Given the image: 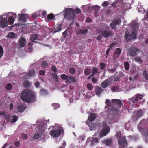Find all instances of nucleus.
<instances>
[{
    "label": "nucleus",
    "mask_w": 148,
    "mask_h": 148,
    "mask_svg": "<svg viewBox=\"0 0 148 148\" xmlns=\"http://www.w3.org/2000/svg\"><path fill=\"white\" fill-rule=\"evenodd\" d=\"M20 98L23 101L28 103L33 101L35 99L32 92L29 89L23 90L22 92Z\"/></svg>",
    "instance_id": "obj_1"
},
{
    "label": "nucleus",
    "mask_w": 148,
    "mask_h": 148,
    "mask_svg": "<svg viewBox=\"0 0 148 148\" xmlns=\"http://www.w3.org/2000/svg\"><path fill=\"white\" fill-rule=\"evenodd\" d=\"M66 12L64 15V18L68 21H71L72 22H74V18L75 16V11L72 9H66Z\"/></svg>",
    "instance_id": "obj_2"
},
{
    "label": "nucleus",
    "mask_w": 148,
    "mask_h": 148,
    "mask_svg": "<svg viewBox=\"0 0 148 148\" xmlns=\"http://www.w3.org/2000/svg\"><path fill=\"white\" fill-rule=\"evenodd\" d=\"M103 129L101 132L100 136L103 137L106 135L109 132L110 130V128L106 123H104L103 124Z\"/></svg>",
    "instance_id": "obj_3"
},
{
    "label": "nucleus",
    "mask_w": 148,
    "mask_h": 148,
    "mask_svg": "<svg viewBox=\"0 0 148 148\" xmlns=\"http://www.w3.org/2000/svg\"><path fill=\"white\" fill-rule=\"evenodd\" d=\"M64 133L62 129L52 130L50 131V135L53 138L58 137L60 135Z\"/></svg>",
    "instance_id": "obj_4"
},
{
    "label": "nucleus",
    "mask_w": 148,
    "mask_h": 148,
    "mask_svg": "<svg viewBox=\"0 0 148 148\" xmlns=\"http://www.w3.org/2000/svg\"><path fill=\"white\" fill-rule=\"evenodd\" d=\"M118 145L120 148H126L127 146V143L125 140V137L123 136L118 141Z\"/></svg>",
    "instance_id": "obj_5"
},
{
    "label": "nucleus",
    "mask_w": 148,
    "mask_h": 148,
    "mask_svg": "<svg viewBox=\"0 0 148 148\" xmlns=\"http://www.w3.org/2000/svg\"><path fill=\"white\" fill-rule=\"evenodd\" d=\"M101 33V35L105 38H107L110 36H112L114 34L113 32L111 30L105 29L103 30L102 31Z\"/></svg>",
    "instance_id": "obj_6"
},
{
    "label": "nucleus",
    "mask_w": 148,
    "mask_h": 148,
    "mask_svg": "<svg viewBox=\"0 0 148 148\" xmlns=\"http://www.w3.org/2000/svg\"><path fill=\"white\" fill-rule=\"evenodd\" d=\"M139 51V49L135 47H130L128 50L129 55L131 56H134L137 55V52Z\"/></svg>",
    "instance_id": "obj_7"
},
{
    "label": "nucleus",
    "mask_w": 148,
    "mask_h": 148,
    "mask_svg": "<svg viewBox=\"0 0 148 148\" xmlns=\"http://www.w3.org/2000/svg\"><path fill=\"white\" fill-rule=\"evenodd\" d=\"M121 23V21L120 19L118 18L116 20L112 21L110 24V25L112 28L114 29L116 28V26L120 24Z\"/></svg>",
    "instance_id": "obj_8"
},
{
    "label": "nucleus",
    "mask_w": 148,
    "mask_h": 148,
    "mask_svg": "<svg viewBox=\"0 0 148 148\" xmlns=\"http://www.w3.org/2000/svg\"><path fill=\"white\" fill-rule=\"evenodd\" d=\"M135 97H133L131 98V100L132 101L133 104L135 102L140 101L142 99L143 96L140 94H136L135 95Z\"/></svg>",
    "instance_id": "obj_9"
},
{
    "label": "nucleus",
    "mask_w": 148,
    "mask_h": 148,
    "mask_svg": "<svg viewBox=\"0 0 148 148\" xmlns=\"http://www.w3.org/2000/svg\"><path fill=\"white\" fill-rule=\"evenodd\" d=\"M127 4L122 1L119 0V6L118 9L122 11H125L126 9Z\"/></svg>",
    "instance_id": "obj_10"
},
{
    "label": "nucleus",
    "mask_w": 148,
    "mask_h": 148,
    "mask_svg": "<svg viewBox=\"0 0 148 148\" xmlns=\"http://www.w3.org/2000/svg\"><path fill=\"white\" fill-rule=\"evenodd\" d=\"M8 25V22L7 19L4 18L0 20V26L2 27H6Z\"/></svg>",
    "instance_id": "obj_11"
},
{
    "label": "nucleus",
    "mask_w": 148,
    "mask_h": 148,
    "mask_svg": "<svg viewBox=\"0 0 148 148\" xmlns=\"http://www.w3.org/2000/svg\"><path fill=\"white\" fill-rule=\"evenodd\" d=\"M112 103L113 105H116L120 108L123 105L122 101L119 99H113L111 100Z\"/></svg>",
    "instance_id": "obj_12"
},
{
    "label": "nucleus",
    "mask_w": 148,
    "mask_h": 148,
    "mask_svg": "<svg viewBox=\"0 0 148 148\" xmlns=\"http://www.w3.org/2000/svg\"><path fill=\"white\" fill-rule=\"evenodd\" d=\"M19 45L21 47L26 46V39L24 37H21L19 40Z\"/></svg>",
    "instance_id": "obj_13"
},
{
    "label": "nucleus",
    "mask_w": 148,
    "mask_h": 148,
    "mask_svg": "<svg viewBox=\"0 0 148 148\" xmlns=\"http://www.w3.org/2000/svg\"><path fill=\"white\" fill-rule=\"evenodd\" d=\"M19 18V21L25 23L26 21L27 14H19L18 15Z\"/></svg>",
    "instance_id": "obj_14"
},
{
    "label": "nucleus",
    "mask_w": 148,
    "mask_h": 148,
    "mask_svg": "<svg viewBox=\"0 0 148 148\" xmlns=\"http://www.w3.org/2000/svg\"><path fill=\"white\" fill-rule=\"evenodd\" d=\"M131 26L132 28V30L133 31H137L139 28L138 24L136 23L135 21H133L132 22Z\"/></svg>",
    "instance_id": "obj_15"
},
{
    "label": "nucleus",
    "mask_w": 148,
    "mask_h": 148,
    "mask_svg": "<svg viewBox=\"0 0 148 148\" xmlns=\"http://www.w3.org/2000/svg\"><path fill=\"white\" fill-rule=\"evenodd\" d=\"M110 83V80L108 79L103 82L101 84L102 88H104L107 87Z\"/></svg>",
    "instance_id": "obj_16"
},
{
    "label": "nucleus",
    "mask_w": 148,
    "mask_h": 148,
    "mask_svg": "<svg viewBox=\"0 0 148 148\" xmlns=\"http://www.w3.org/2000/svg\"><path fill=\"white\" fill-rule=\"evenodd\" d=\"M143 113V112L142 110H138L135 112L134 115L136 118H138L142 117Z\"/></svg>",
    "instance_id": "obj_17"
},
{
    "label": "nucleus",
    "mask_w": 148,
    "mask_h": 148,
    "mask_svg": "<svg viewBox=\"0 0 148 148\" xmlns=\"http://www.w3.org/2000/svg\"><path fill=\"white\" fill-rule=\"evenodd\" d=\"M102 91V90L101 87L98 86H96L95 92L97 95L100 96Z\"/></svg>",
    "instance_id": "obj_18"
},
{
    "label": "nucleus",
    "mask_w": 148,
    "mask_h": 148,
    "mask_svg": "<svg viewBox=\"0 0 148 148\" xmlns=\"http://www.w3.org/2000/svg\"><path fill=\"white\" fill-rule=\"evenodd\" d=\"M121 50L120 48H116L115 51L114 53V56L115 57H119L121 54Z\"/></svg>",
    "instance_id": "obj_19"
},
{
    "label": "nucleus",
    "mask_w": 148,
    "mask_h": 148,
    "mask_svg": "<svg viewBox=\"0 0 148 148\" xmlns=\"http://www.w3.org/2000/svg\"><path fill=\"white\" fill-rule=\"evenodd\" d=\"M96 114L95 113H91L88 116V119L90 121H94L96 119Z\"/></svg>",
    "instance_id": "obj_20"
},
{
    "label": "nucleus",
    "mask_w": 148,
    "mask_h": 148,
    "mask_svg": "<svg viewBox=\"0 0 148 148\" xmlns=\"http://www.w3.org/2000/svg\"><path fill=\"white\" fill-rule=\"evenodd\" d=\"M62 23H61L58 25L56 28H55L54 32L56 33L61 30L62 29Z\"/></svg>",
    "instance_id": "obj_21"
},
{
    "label": "nucleus",
    "mask_w": 148,
    "mask_h": 148,
    "mask_svg": "<svg viewBox=\"0 0 148 148\" xmlns=\"http://www.w3.org/2000/svg\"><path fill=\"white\" fill-rule=\"evenodd\" d=\"M76 78L73 77V76H71L68 77L67 79V82L69 83L73 82L75 83L76 82Z\"/></svg>",
    "instance_id": "obj_22"
},
{
    "label": "nucleus",
    "mask_w": 148,
    "mask_h": 148,
    "mask_svg": "<svg viewBox=\"0 0 148 148\" xmlns=\"http://www.w3.org/2000/svg\"><path fill=\"white\" fill-rule=\"evenodd\" d=\"M112 142V140L110 138L104 140L103 143L106 145L110 146Z\"/></svg>",
    "instance_id": "obj_23"
},
{
    "label": "nucleus",
    "mask_w": 148,
    "mask_h": 148,
    "mask_svg": "<svg viewBox=\"0 0 148 148\" xmlns=\"http://www.w3.org/2000/svg\"><path fill=\"white\" fill-rule=\"evenodd\" d=\"M136 37V34L135 32L134 31L132 32L130 34V37H129V40H132L134 39H135Z\"/></svg>",
    "instance_id": "obj_24"
},
{
    "label": "nucleus",
    "mask_w": 148,
    "mask_h": 148,
    "mask_svg": "<svg viewBox=\"0 0 148 148\" xmlns=\"http://www.w3.org/2000/svg\"><path fill=\"white\" fill-rule=\"evenodd\" d=\"M30 39L33 42H35V40H37L38 39V35L37 34H33L31 36Z\"/></svg>",
    "instance_id": "obj_25"
},
{
    "label": "nucleus",
    "mask_w": 148,
    "mask_h": 148,
    "mask_svg": "<svg viewBox=\"0 0 148 148\" xmlns=\"http://www.w3.org/2000/svg\"><path fill=\"white\" fill-rule=\"evenodd\" d=\"M25 109V106L23 105H20L18 107V111L20 112H23Z\"/></svg>",
    "instance_id": "obj_26"
},
{
    "label": "nucleus",
    "mask_w": 148,
    "mask_h": 148,
    "mask_svg": "<svg viewBox=\"0 0 148 148\" xmlns=\"http://www.w3.org/2000/svg\"><path fill=\"white\" fill-rule=\"evenodd\" d=\"M15 36L16 35L14 33L11 32L8 33L6 37H8L10 38H15Z\"/></svg>",
    "instance_id": "obj_27"
},
{
    "label": "nucleus",
    "mask_w": 148,
    "mask_h": 148,
    "mask_svg": "<svg viewBox=\"0 0 148 148\" xmlns=\"http://www.w3.org/2000/svg\"><path fill=\"white\" fill-rule=\"evenodd\" d=\"M35 71L34 70L30 71L26 75L27 77H29L30 76H33L35 75Z\"/></svg>",
    "instance_id": "obj_28"
},
{
    "label": "nucleus",
    "mask_w": 148,
    "mask_h": 148,
    "mask_svg": "<svg viewBox=\"0 0 148 148\" xmlns=\"http://www.w3.org/2000/svg\"><path fill=\"white\" fill-rule=\"evenodd\" d=\"M88 32L87 29H80L77 32L78 34H84Z\"/></svg>",
    "instance_id": "obj_29"
},
{
    "label": "nucleus",
    "mask_w": 148,
    "mask_h": 148,
    "mask_svg": "<svg viewBox=\"0 0 148 148\" xmlns=\"http://www.w3.org/2000/svg\"><path fill=\"white\" fill-rule=\"evenodd\" d=\"M91 69L88 68L86 69L84 71V73L86 75H89L91 73Z\"/></svg>",
    "instance_id": "obj_30"
},
{
    "label": "nucleus",
    "mask_w": 148,
    "mask_h": 148,
    "mask_svg": "<svg viewBox=\"0 0 148 148\" xmlns=\"http://www.w3.org/2000/svg\"><path fill=\"white\" fill-rule=\"evenodd\" d=\"M119 0H117V1H116L114 2L112 4V6L113 8L116 7L118 9V8H119Z\"/></svg>",
    "instance_id": "obj_31"
},
{
    "label": "nucleus",
    "mask_w": 148,
    "mask_h": 148,
    "mask_svg": "<svg viewBox=\"0 0 148 148\" xmlns=\"http://www.w3.org/2000/svg\"><path fill=\"white\" fill-rule=\"evenodd\" d=\"M14 21V19L12 16H10L8 18V22L11 25L13 24Z\"/></svg>",
    "instance_id": "obj_32"
},
{
    "label": "nucleus",
    "mask_w": 148,
    "mask_h": 148,
    "mask_svg": "<svg viewBox=\"0 0 148 148\" xmlns=\"http://www.w3.org/2000/svg\"><path fill=\"white\" fill-rule=\"evenodd\" d=\"M143 76L145 79L148 80V72L146 70H145L143 72Z\"/></svg>",
    "instance_id": "obj_33"
},
{
    "label": "nucleus",
    "mask_w": 148,
    "mask_h": 148,
    "mask_svg": "<svg viewBox=\"0 0 148 148\" xmlns=\"http://www.w3.org/2000/svg\"><path fill=\"white\" fill-rule=\"evenodd\" d=\"M12 119L10 120V122L11 123H13L16 122L17 120V117L16 115H13L12 116Z\"/></svg>",
    "instance_id": "obj_34"
},
{
    "label": "nucleus",
    "mask_w": 148,
    "mask_h": 148,
    "mask_svg": "<svg viewBox=\"0 0 148 148\" xmlns=\"http://www.w3.org/2000/svg\"><path fill=\"white\" fill-rule=\"evenodd\" d=\"M23 86L25 88H28L30 85L29 82L27 81H25L23 83Z\"/></svg>",
    "instance_id": "obj_35"
},
{
    "label": "nucleus",
    "mask_w": 148,
    "mask_h": 148,
    "mask_svg": "<svg viewBox=\"0 0 148 148\" xmlns=\"http://www.w3.org/2000/svg\"><path fill=\"white\" fill-rule=\"evenodd\" d=\"M51 77H53L55 80L56 82H58L59 81L58 76L57 74L55 73H53L52 74Z\"/></svg>",
    "instance_id": "obj_36"
},
{
    "label": "nucleus",
    "mask_w": 148,
    "mask_h": 148,
    "mask_svg": "<svg viewBox=\"0 0 148 148\" xmlns=\"http://www.w3.org/2000/svg\"><path fill=\"white\" fill-rule=\"evenodd\" d=\"M87 88L89 90H91L93 88L92 85L90 83H88L87 85Z\"/></svg>",
    "instance_id": "obj_37"
},
{
    "label": "nucleus",
    "mask_w": 148,
    "mask_h": 148,
    "mask_svg": "<svg viewBox=\"0 0 148 148\" xmlns=\"http://www.w3.org/2000/svg\"><path fill=\"white\" fill-rule=\"evenodd\" d=\"M12 85L11 83L7 84L5 86V88L7 90H10L12 88Z\"/></svg>",
    "instance_id": "obj_38"
},
{
    "label": "nucleus",
    "mask_w": 148,
    "mask_h": 148,
    "mask_svg": "<svg viewBox=\"0 0 148 148\" xmlns=\"http://www.w3.org/2000/svg\"><path fill=\"white\" fill-rule=\"evenodd\" d=\"M124 68L126 70H128L129 69L130 65L128 62H125L124 63Z\"/></svg>",
    "instance_id": "obj_39"
},
{
    "label": "nucleus",
    "mask_w": 148,
    "mask_h": 148,
    "mask_svg": "<svg viewBox=\"0 0 148 148\" xmlns=\"http://www.w3.org/2000/svg\"><path fill=\"white\" fill-rule=\"evenodd\" d=\"M100 68L102 70L105 69L106 67V64L103 62H101L99 64Z\"/></svg>",
    "instance_id": "obj_40"
},
{
    "label": "nucleus",
    "mask_w": 148,
    "mask_h": 148,
    "mask_svg": "<svg viewBox=\"0 0 148 148\" xmlns=\"http://www.w3.org/2000/svg\"><path fill=\"white\" fill-rule=\"evenodd\" d=\"M48 66V63L47 62L45 61H43L41 64V66L42 67H46Z\"/></svg>",
    "instance_id": "obj_41"
},
{
    "label": "nucleus",
    "mask_w": 148,
    "mask_h": 148,
    "mask_svg": "<svg viewBox=\"0 0 148 148\" xmlns=\"http://www.w3.org/2000/svg\"><path fill=\"white\" fill-rule=\"evenodd\" d=\"M60 77L62 79L66 80H67L68 77L66 75L64 74H63L61 75Z\"/></svg>",
    "instance_id": "obj_42"
},
{
    "label": "nucleus",
    "mask_w": 148,
    "mask_h": 148,
    "mask_svg": "<svg viewBox=\"0 0 148 148\" xmlns=\"http://www.w3.org/2000/svg\"><path fill=\"white\" fill-rule=\"evenodd\" d=\"M76 70L75 69L73 68H71L69 69V72L70 74H74L75 73Z\"/></svg>",
    "instance_id": "obj_43"
},
{
    "label": "nucleus",
    "mask_w": 148,
    "mask_h": 148,
    "mask_svg": "<svg viewBox=\"0 0 148 148\" xmlns=\"http://www.w3.org/2000/svg\"><path fill=\"white\" fill-rule=\"evenodd\" d=\"M111 90L113 92H117L118 91V88L117 86H114L111 88Z\"/></svg>",
    "instance_id": "obj_44"
},
{
    "label": "nucleus",
    "mask_w": 148,
    "mask_h": 148,
    "mask_svg": "<svg viewBox=\"0 0 148 148\" xmlns=\"http://www.w3.org/2000/svg\"><path fill=\"white\" fill-rule=\"evenodd\" d=\"M41 137V135L38 133H36L34 134V139H37L40 138Z\"/></svg>",
    "instance_id": "obj_45"
},
{
    "label": "nucleus",
    "mask_w": 148,
    "mask_h": 148,
    "mask_svg": "<svg viewBox=\"0 0 148 148\" xmlns=\"http://www.w3.org/2000/svg\"><path fill=\"white\" fill-rule=\"evenodd\" d=\"M109 4V2L107 1H104L101 4V6L104 7H106Z\"/></svg>",
    "instance_id": "obj_46"
},
{
    "label": "nucleus",
    "mask_w": 148,
    "mask_h": 148,
    "mask_svg": "<svg viewBox=\"0 0 148 148\" xmlns=\"http://www.w3.org/2000/svg\"><path fill=\"white\" fill-rule=\"evenodd\" d=\"M54 17V15L53 14H50L48 15L47 18L48 19L51 20L53 19Z\"/></svg>",
    "instance_id": "obj_47"
},
{
    "label": "nucleus",
    "mask_w": 148,
    "mask_h": 148,
    "mask_svg": "<svg viewBox=\"0 0 148 148\" xmlns=\"http://www.w3.org/2000/svg\"><path fill=\"white\" fill-rule=\"evenodd\" d=\"M105 103L107 104V106L109 107L110 106L112 103L110 100L107 99L106 100Z\"/></svg>",
    "instance_id": "obj_48"
},
{
    "label": "nucleus",
    "mask_w": 148,
    "mask_h": 148,
    "mask_svg": "<svg viewBox=\"0 0 148 148\" xmlns=\"http://www.w3.org/2000/svg\"><path fill=\"white\" fill-rule=\"evenodd\" d=\"M98 141V139L97 138H94L92 139V140L91 141L92 144L93 145L96 143H97Z\"/></svg>",
    "instance_id": "obj_49"
},
{
    "label": "nucleus",
    "mask_w": 148,
    "mask_h": 148,
    "mask_svg": "<svg viewBox=\"0 0 148 148\" xmlns=\"http://www.w3.org/2000/svg\"><path fill=\"white\" fill-rule=\"evenodd\" d=\"M130 34L128 32H126L125 35V38L126 39V40H127L128 41L129 40V37H130Z\"/></svg>",
    "instance_id": "obj_50"
},
{
    "label": "nucleus",
    "mask_w": 148,
    "mask_h": 148,
    "mask_svg": "<svg viewBox=\"0 0 148 148\" xmlns=\"http://www.w3.org/2000/svg\"><path fill=\"white\" fill-rule=\"evenodd\" d=\"M3 53V48L1 46H0V58L2 56Z\"/></svg>",
    "instance_id": "obj_51"
},
{
    "label": "nucleus",
    "mask_w": 148,
    "mask_h": 148,
    "mask_svg": "<svg viewBox=\"0 0 148 148\" xmlns=\"http://www.w3.org/2000/svg\"><path fill=\"white\" fill-rule=\"evenodd\" d=\"M51 69L52 71H53L55 73L57 71V69L56 68V66L54 65H53L51 67Z\"/></svg>",
    "instance_id": "obj_52"
},
{
    "label": "nucleus",
    "mask_w": 148,
    "mask_h": 148,
    "mask_svg": "<svg viewBox=\"0 0 148 148\" xmlns=\"http://www.w3.org/2000/svg\"><path fill=\"white\" fill-rule=\"evenodd\" d=\"M67 30H66L65 31H64L63 32L62 35L64 38H66L67 37Z\"/></svg>",
    "instance_id": "obj_53"
},
{
    "label": "nucleus",
    "mask_w": 148,
    "mask_h": 148,
    "mask_svg": "<svg viewBox=\"0 0 148 148\" xmlns=\"http://www.w3.org/2000/svg\"><path fill=\"white\" fill-rule=\"evenodd\" d=\"M98 69L97 68L93 67L92 68V72H93L95 74L96 73H98Z\"/></svg>",
    "instance_id": "obj_54"
},
{
    "label": "nucleus",
    "mask_w": 148,
    "mask_h": 148,
    "mask_svg": "<svg viewBox=\"0 0 148 148\" xmlns=\"http://www.w3.org/2000/svg\"><path fill=\"white\" fill-rule=\"evenodd\" d=\"M134 60L137 62H140L141 61V59L140 57L138 56L136 57L135 58Z\"/></svg>",
    "instance_id": "obj_55"
},
{
    "label": "nucleus",
    "mask_w": 148,
    "mask_h": 148,
    "mask_svg": "<svg viewBox=\"0 0 148 148\" xmlns=\"http://www.w3.org/2000/svg\"><path fill=\"white\" fill-rule=\"evenodd\" d=\"M102 37H103V36L102 35H101V34L98 35V36L96 38L98 40L100 41L101 39V38Z\"/></svg>",
    "instance_id": "obj_56"
},
{
    "label": "nucleus",
    "mask_w": 148,
    "mask_h": 148,
    "mask_svg": "<svg viewBox=\"0 0 148 148\" xmlns=\"http://www.w3.org/2000/svg\"><path fill=\"white\" fill-rule=\"evenodd\" d=\"M89 128L91 130H93L94 128V125L93 123H91L89 125Z\"/></svg>",
    "instance_id": "obj_57"
},
{
    "label": "nucleus",
    "mask_w": 148,
    "mask_h": 148,
    "mask_svg": "<svg viewBox=\"0 0 148 148\" xmlns=\"http://www.w3.org/2000/svg\"><path fill=\"white\" fill-rule=\"evenodd\" d=\"M121 136V132H118L116 133V136L118 138H120Z\"/></svg>",
    "instance_id": "obj_58"
},
{
    "label": "nucleus",
    "mask_w": 148,
    "mask_h": 148,
    "mask_svg": "<svg viewBox=\"0 0 148 148\" xmlns=\"http://www.w3.org/2000/svg\"><path fill=\"white\" fill-rule=\"evenodd\" d=\"M139 131L141 133L144 134L145 130L144 128L141 127L139 128Z\"/></svg>",
    "instance_id": "obj_59"
},
{
    "label": "nucleus",
    "mask_w": 148,
    "mask_h": 148,
    "mask_svg": "<svg viewBox=\"0 0 148 148\" xmlns=\"http://www.w3.org/2000/svg\"><path fill=\"white\" fill-rule=\"evenodd\" d=\"M39 73L40 75H44L45 74V72L44 71L42 70H40L39 72Z\"/></svg>",
    "instance_id": "obj_60"
},
{
    "label": "nucleus",
    "mask_w": 148,
    "mask_h": 148,
    "mask_svg": "<svg viewBox=\"0 0 148 148\" xmlns=\"http://www.w3.org/2000/svg\"><path fill=\"white\" fill-rule=\"evenodd\" d=\"M22 137L23 139H27L28 138V136L26 134H22Z\"/></svg>",
    "instance_id": "obj_61"
},
{
    "label": "nucleus",
    "mask_w": 148,
    "mask_h": 148,
    "mask_svg": "<svg viewBox=\"0 0 148 148\" xmlns=\"http://www.w3.org/2000/svg\"><path fill=\"white\" fill-rule=\"evenodd\" d=\"M20 145V143L18 141H16L14 144V146L16 147H18Z\"/></svg>",
    "instance_id": "obj_62"
},
{
    "label": "nucleus",
    "mask_w": 148,
    "mask_h": 148,
    "mask_svg": "<svg viewBox=\"0 0 148 148\" xmlns=\"http://www.w3.org/2000/svg\"><path fill=\"white\" fill-rule=\"evenodd\" d=\"M116 71V68L110 69L108 70V71L111 73H113Z\"/></svg>",
    "instance_id": "obj_63"
},
{
    "label": "nucleus",
    "mask_w": 148,
    "mask_h": 148,
    "mask_svg": "<svg viewBox=\"0 0 148 148\" xmlns=\"http://www.w3.org/2000/svg\"><path fill=\"white\" fill-rule=\"evenodd\" d=\"M75 12L77 14H79L81 12L80 10L78 8H77L75 9Z\"/></svg>",
    "instance_id": "obj_64"
}]
</instances>
